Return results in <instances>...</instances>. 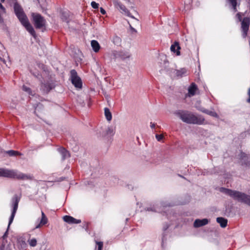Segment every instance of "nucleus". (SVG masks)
Here are the masks:
<instances>
[{"label": "nucleus", "instance_id": "obj_36", "mask_svg": "<svg viewBox=\"0 0 250 250\" xmlns=\"http://www.w3.org/2000/svg\"><path fill=\"white\" fill-rule=\"evenodd\" d=\"M231 5L232 6V8L233 11L234 12H236L237 11V8H236L237 2H235L234 3H231Z\"/></svg>", "mask_w": 250, "mask_h": 250}, {"label": "nucleus", "instance_id": "obj_34", "mask_svg": "<svg viewBox=\"0 0 250 250\" xmlns=\"http://www.w3.org/2000/svg\"><path fill=\"white\" fill-rule=\"evenodd\" d=\"M146 211H159V210H157V209L155 207L153 208H146Z\"/></svg>", "mask_w": 250, "mask_h": 250}, {"label": "nucleus", "instance_id": "obj_30", "mask_svg": "<svg viewBox=\"0 0 250 250\" xmlns=\"http://www.w3.org/2000/svg\"><path fill=\"white\" fill-rule=\"evenodd\" d=\"M244 14L242 13L238 12L236 15V17L237 18L238 21H242V16H243Z\"/></svg>", "mask_w": 250, "mask_h": 250}, {"label": "nucleus", "instance_id": "obj_40", "mask_svg": "<svg viewBox=\"0 0 250 250\" xmlns=\"http://www.w3.org/2000/svg\"><path fill=\"white\" fill-rule=\"evenodd\" d=\"M100 12L103 15H104L106 13L105 10L102 7L100 8Z\"/></svg>", "mask_w": 250, "mask_h": 250}, {"label": "nucleus", "instance_id": "obj_51", "mask_svg": "<svg viewBox=\"0 0 250 250\" xmlns=\"http://www.w3.org/2000/svg\"><path fill=\"white\" fill-rule=\"evenodd\" d=\"M4 0H1V1L2 2H3L4 1Z\"/></svg>", "mask_w": 250, "mask_h": 250}, {"label": "nucleus", "instance_id": "obj_27", "mask_svg": "<svg viewBox=\"0 0 250 250\" xmlns=\"http://www.w3.org/2000/svg\"><path fill=\"white\" fill-rule=\"evenodd\" d=\"M115 133V128L112 126H109L106 130V135L113 136Z\"/></svg>", "mask_w": 250, "mask_h": 250}, {"label": "nucleus", "instance_id": "obj_39", "mask_svg": "<svg viewBox=\"0 0 250 250\" xmlns=\"http://www.w3.org/2000/svg\"><path fill=\"white\" fill-rule=\"evenodd\" d=\"M0 9L2 11V12L3 13H5V8L4 7V6L2 5L1 3H0Z\"/></svg>", "mask_w": 250, "mask_h": 250}, {"label": "nucleus", "instance_id": "obj_25", "mask_svg": "<svg viewBox=\"0 0 250 250\" xmlns=\"http://www.w3.org/2000/svg\"><path fill=\"white\" fill-rule=\"evenodd\" d=\"M6 153L8 154L9 156H15L17 155H21V154L18 151L10 150L6 151Z\"/></svg>", "mask_w": 250, "mask_h": 250}, {"label": "nucleus", "instance_id": "obj_18", "mask_svg": "<svg viewBox=\"0 0 250 250\" xmlns=\"http://www.w3.org/2000/svg\"><path fill=\"white\" fill-rule=\"evenodd\" d=\"M198 109L199 110L201 111V112L205 113L208 115H209L211 116H212L214 117H216V118H217L218 117V114L214 111H209V110L206 109L203 107L199 108H198Z\"/></svg>", "mask_w": 250, "mask_h": 250}, {"label": "nucleus", "instance_id": "obj_14", "mask_svg": "<svg viewBox=\"0 0 250 250\" xmlns=\"http://www.w3.org/2000/svg\"><path fill=\"white\" fill-rule=\"evenodd\" d=\"M63 219L65 222L69 224H79L81 223V220L75 219L70 216L65 215L63 216Z\"/></svg>", "mask_w": 250, "mask_h": 250}, {"label": "nucleus", "instance_id": "obj_50", "mask_svg": "<svg viewBox=\"0 0 250 250\" xmlns=\"http://www.w3.org/2000/svg\"><path fill=\"white\" fill-rule=\"evenodd\" d=\"M167 228H168V227H166V228H164L165 230H166V229H167Z\"/></svg>", "mask_w": 250, "mask_h": 250}, {"label": "nucleus", "instance_id": "obj_45", "mask_svg": "<svg viewBox=\"0 0 250 250\" xmlns=\"http://www.w3.org/2000/svg\"><path fill=\"white\" fill-rule=\"evenodd\" d=\"M7 230L5 232V233L3 235V236H2L3 238L4 239L5 238H6L7 237Z\"/></svg>", "mask_w": 250, "mask_h": 250}, {"label": "nucleus", "instance_id": "obj_4", "mask_svg": "<svg viewBox=\"0 0 250 250\" xmlns=\"http://www.w3.org/2000/svg\"><path fill=\"white\" fill-rule=\"evenodd\" d=\"M20 200V198L18 197V195L15 194L12 198V206L13 207L12 213L9 218L8 228L9 227L11 224L13 222L14 218L15 217L16 213L18 209L19 203Z\"/></svg>", "mask_w": 250, "mask_h": 250}, {"label": "nucleus", "instance_id": "obj_42", "mask_svg": "<svg viewBox=\"0 0 250 250\" xmlns=\"http://www.w3.org/2000/svg\"><path fill=\"white\" fill-rule=\"evenodd\" d=\"M130 28L131 30L132 31V32H134L135 33L137 32L135 28H134L133 27H132L131 25H130Z\"/></svg>", "mask_w": 250, "mask_h": 250}, {"label": "nucleus", "instance_id": "obj_46", "mask_svg": "<svg viewBox=\"0 0 250 250\" xmlns=\"http://www.w3.org/2000/svg\"><path fill=\"white\" fill-rule=\"evenodd\" d=\"M46 217L44 212L42 211V218Z\"/></svg>", "mask_w": 250, "mask_h": 250}, {"label": "nucleus", "instance_id": "obj_29", "mask_svg": "<svg viewBox=\"0 0 250 250\" xmlns=\"http://www.w3.org/2000/svg\"><path fill=\"white\" fill-rule=\"evenodd\" d=\"M28 243L31 247H34L37 245V242L35 238H32L28 240Z\"/></svg>", "mask_w": 250, "mask_h": 250}, {"label": "nucleus", "instance_id": "obj_48", "mask_svg": "<svg viewBox=\"0 0 250 250\" xmlns=\"http://www.w3.org/2000/svg\"><path fill=\"white\" fill-rule=\"evenodd\" d=\"M164 242V238H162V245H163Z\"/></svg>", "mask_w": 250, "mask_h": 250}, {"label": "nucleus", "instance_id": "obj_41", "mask_svg": "<svg viewBox=\"0 0 250 250\" xmlns=\"http://www.w3.org/2000/svg\"><path fill=\"white\" fill-rule=\"evenodd\" d=\"M228 1L230 3H234L235 2H237L236 0H228Z\"/></svg>", "mask_w": 250, "mask_h": 250}, {"label": "nucleus", "instance_id": "obj_38", "mask_svg": "<svg viewBox=\"0 0 250 250\" xmlns=\"http://www.w3.org/2000/svg\"><path fill=\"white\" fill-rule=\"evenodd\" d=\"M0 24H1V25L5 26L4 24V21L3 18L1 17V13H0Z\"/></svg>", "mask_w": 250, "mask_h": 250}, {"label": "nucleus", "instance_id": "obj_2", "mask_svg": "<svg viewBox=\"0 0 250 250\" xmlns=\"http://www.w3.org/2000/svg\"><path fill=\"white\" fill-rule=\"evenodd\" d=\"M220 191L231 197L234 200L250 206V195L237 190L221 188Z\"/></svg>", "mask_w": 250, "mask_h": 250}, {"label": "nucleus", "instance_id": "obj_35", "mask_svg": "<svg viewBox=\"0 0 250 250\" xmlns=\"http://www.w3.org/2000/svg\"><path fill=\"white\" fill-rule=\"evenodd\" d=\"M155 137L158 141H161L163 138V135L162 134H156Z\"/></svg>", "mask_w": 250, "mask_h": 250}, {"label": "nucleus", "instance_id": "obj_7", "mask_svg": "<svg viewBox=\"0 0 250 250\" xmlns=\"http://www.w3.org/2000/svg\"><path fill=\"white\" fill-rule=\"evenodd\" d=\"M14 12L19 21H21L27 18L21 6L17 2L14 5Z\"/></svg>", "mask_w": 250, "mask_h": 250}, {"label": "nucleus", "instance_id": "obj_43", "mask_svg": "<svg viewBox=\"0 0 250 250\" xmlns=\"http://www.w3.org/2000/svg\"><path fill=\"white\" fill-rule=\"evenodd\" d=\"M155 126V124L152 122L150 123V127L151 128H154Z\"/></svg>", "mask_w": 250, "mask_h": 250}, {"label": "nucleus", "instance_id": "obj_26", "mask_svg": "<svg viewBox=\"0 0 250 250\" xmlns=\"http://www.w3.org/2000/svg\"><path fill=\"white\" fill-rule=\"evenodd\" d=\"M48 219L47 217L42 218L39 224L36 225L35 229H38L41 227V226L44 225L47 223Z\"/></svg>", "mask_w": 250, "mask_h": 250}, {"label": "nucleus", "instance_id": "obj_16", "mask_svg": "<svg viewBox=\"0 0 250 250\" xmlns=\"http://www.w3.org/2000/svg\"><path fill=\"white\" fill-rule=\"evenodd\" d=\"M180 49L181 47L178 42H175L173 44H172L170 47L171 51L174 53H176V55L178 56L180 55Z\"/></svg>", "mask_w": 250, "mask_h": 250}, {"label": "nucleus", "instance_id": "obj_28", "mask_svg": "<svg viewBox=\"0 0 250 250\" xmlns=\"http://www.w3.org/2000/svg\"><path fill=\"white\" fill-rule=\"evenodd\" d=\"M186 72L187 70L185 68H182L180 70H177L176 74L177 76L182 77L186 73Z\"/></svg>", "mask_w": 250, "mask_h": 250}, {"label": "nucleus", "instance_id": "obj_37", "mask_svg": "<svg viewBox=\"0 0 250 250\" xmlns=\"http://www.w3.org/2000/svg\"><path fill=\"white\" fill-rule=\"evenodd\" d=\"M97 244L98 245V250H102V249L103 248V242H98L97 243Z\"/></svg>", "mask_w": 250, "mask_h": 250}, {"label": "nucleus", "instance_id": "obj_15", "mask_svg": "<svg viewBox=\"0 0 250 250\" xmlns=\"http://www.w3.org/2000/svg\"><path fill=\"white\" fill-rule=\"evenodd\" d=\"M198 89L197 86L195 83H192L188 88V94L186 97H191L195 94L196 90Z\"/></svg>", "mask_w": 250, "mask_h": 250}, {"label": "nucleus", "instance_id": "obj_22", "mask_svg": "<svg viewBox=\"0 0 250 250\" xmlns=\"http://www.w3.org/2000/svg\"><path fill=\"white\" fill-rule=\"evenodd\" d=\"M104 115L106 120L108 121H110L112 117L111 112L110 111L109 109L107 107L104 108Z\"/></svg>", "mask_w": 250, "mask_h": 250}, {"label": "nucleus", "instance_id": "obj_3", "mask_svg": "<svg viewBox=\"0 0 250 250\" xmlns=\"http://www.w3.org/2000/svg\"><path fill=\"white\" fill-rule=\"evenodd\" d=\"M0 177L22 180L32 179V176L30 175L24 174L16 169L3 168H0Z\"/></svg>", "mask_w": 250, "mask_h": 250}, {"label": "nucleus", "instance_id": "obj_24", "mask_svg": "<svg viewBox=\"0 0 250 250\" xmlns=\"http://www.w3.org/2000/svg\"><path fill=\"white\" fill-rule=\"evenodd\" d=\"M41 88L44 92L48 93L51 89V87L49 83H43L42 85Z\"/></svg>", "mask_w": 250, "mask_h": 250}, {"label": "nucleus", "instance_id": "obj_11", "mask_svg": "<svg viewBox=\"0 0 250 250\" xmlns=\"http://www.w3.org/2000/svg\"><path fill=\"white\" fill-rule=\"evenodd\" d=\"M21 22L22 24V25L25 27L26 29L30 33V34L35 37L36 36L35 31L33 26L29 23L28 20V18H26V20L22 21H21Z\"/></svg>", "mask_w": 250, "mask_h": 250}, {"label": "nucleus", "instance_id": "obj_21", "mask_svg": "<svg viewBox=\"0 0 250 250\" xmlns=\"http://www.w3.org/2000/svg\"><path fill=\"white\" fill-rule=\"evenodd\" d=\"M91 45L95 52H98L100 48L99 42L96 40H92L91 42Z\"/></svg>", "mask_w": 250, "mask_h": 250}, {"label": "nucleus", "instance_id": "obj_9", "mask_svg": "<svg viewBox=\"0 0 250 250\" xmlns=\"http://www.w3.org/2000/svg\"><path fill=\"white\" fill-rule=\"evenodd\" d=\"M112 54L113 58L114 59H120L124 60L130 57L129 54L127 52L114 51Z\"/></svg>", "mask_w": 250, "mask_h": 250}, {"label": "nucleus", "instance_id": "obj_47", "mask_svg": "<svg viewBox=\"0 0 250 250\" xmlns=\"http://www.w3.org/2000/svg\"><path fill=\"white\" fill-rule=\"evenodd\" d=\"M131 17L135 19L137 21H138V20L137 19H135L133 16H131Z\"/></svg>", "mask_w": 250, "mask_h": 250}, {"label": "nucleus", "instance_id": "obj_17", "mask_svg": "<svg viewBox=\"0 0 250 250\" xmlns=\"http://www.w3.org/2000/svg\"><path fill=\"white\" fill-rule=\"evenodd\" d=\"M58 151L59 152L62 156V160H64L67 158L69 157L70 154L69 152L63 147H60L58 149Z\"/></svg>", "mask_w": 250, "mask_h": 250}, {"label": "nucleus", "instance_id": "obj_32", "mask_svg": "<svg viewBox=\"0 0 250 250\" xmlns=\"http://www.w3.org/2000/svg\"><path fill=\"white\" fill-rule=\"evenodd\" d=\"M91 5L94 9H97L99 7V4L96 3L95 1H92L91 3Z\"/></svg>", "mask_w": 250, "mask_h": 250}, {"label": "nucleus", "instance_id": "obj_20", "mask_svg": "<svg viewBox=\"0 0 250 250\" xmlns=\"http://www.w3.org/2000/svg\"><path fill=\"white\" fill-rule=\"evenodd\" d=\"M17 245L18 248L21 250H24L27 247V244L23 239H18Z\"/></svg>", "mask_w": 250, "mask_h": 250}, {"label": "nucleus", "instance_id": "obj_44", "mask_svg": "<svg viewBox=\"0 0 250 250\" xmlns=\"http://www.w3.org/2000/svg\"><path fill=\"white\" fill-rule=\"evenodd\" d=\"M249 98L248 99L247 101L248 102L250 103V88L249 89Z\"/></svg>", "mask_w": 250, "mask_h": 250}, {"label": "nucleus", "instance_id": "obj_12", "mask_svg": "<svg viewBox=\"0 0 250 250\" xmlns=\"http://www.w3.org/2000/svg\"><path fill=\"white\" fill-rule=\"evenodd\" d=\"M240 159H241L242 164L246 166H250V159L248 156L244 152H241L240 154Z\"/></svg>", "mask_w": 250, "mask_h": 250}, {"label": "nucleus", "instance_id": "obj_33", "mask_svg": "<svg viewBox=\"0 0 250 250\" xmlns=\"http://www.w3.org/2000/svg\"><path fill=\"white\" fill-rule=\"evenodd\" d=\"M62 19L64 21H66L67 22H68V21H67V14L66 12L62 13Z\"/></svg>", "mask_w": 250, "mask_h": 250}, {"label": "nucleus", "instance_id": "obj_10", "mask_svg": "<svg viewBox=\"0 0 250 250\" xmlns=\"http://www.w3.org/2000/svg\"><path fill=\"white\" fill-rule=\"evenodd\" d=\"M113 4L115 7L119 10L121 13L129 16L130 12L126 8L125 6L122 4L120 1L117 0H114L113 1Z\"/></svg>", "mask_w": 250, "mask_h": 250}, {"label": "nucleus", "instance_id": "obj_49", "mask_svg": "<svg viewBox=\"0 0 250 250\" xmlns=\"http://www.w3.org/2000/svg\"><path fill=\"white\" fill-rule=\"evenodd\" d=\"M125 1L127 2H130V0H125Z\"/></svg>", "mask_w": 250, "mask_h": 250}, {"label": "nucleus", "instance_id": "obj_19", "mask_svg": "<svg viewBox=\"0 0 250 250\" xmlns=\"http://www.w3.org/2000/svg\"><path fill=\"white\" fill-rule=\"evenodd\" d=\"M216 221L219 223L222 228H225L227 226L228 220L223 217H217Z\"/></svg>", "mask_w": 250, "mask_h": 250}, {"label": "nucleus", "instance_id": "obj_31", "mask_svg": "<svg viewBox=\"0 0 250 250\" xmlns=\"http://www.w3.org/2000/svg\"><path fill=\"white\" fill-rule=\"evenodd\" d=\"M22 90L25 92H27L29 94H31V90L30 88H29L25 85H23Z\"/></svg>", "mask_w": 250, "mask_h": 250}, {"label": "nucleus", "instance_id": "obj_5", "mask_svg": "<svg viewBox=\"0 0 250 250\" xmlns=\"http://www.w3.org/2000/svg\"><path fill=\"white\" fill-rule=\"evenodd\" d=\"M32 18L35 26L37 29H41L45 25V20L41 14L38 13H32Z\"/></svg>", "mask_w": 250, "mask_h": 250}, {"label": "nucleus", "instance_id": "obj_6", "mask_svg": "<svg viewBox=\"0 0 250 250\" xmlns=\"http://www.w3.org/2000/svg\"><path fill=\"white\" fill-rule=\"evenodd\" d=\"M70 78L72 83L76 88H81L82 87L81 79L78 76L76 71L74 69L70 71Z\"/></svg>", "mask_w": 250, "mask_h": 250}, {"label": "nucleus", "instance_id": "obj_8", "mask_svg": "<svg viewBox=\"0 0 250 250\" xmlns=\"http://www.w3.org/2000/svg\"><path fill=\"white\" fill-rule=\"evenodd\" d=\"M250 24V18L245 17L241 22V29L242 32V37L245 38L248 34Z\"/></svg>", "mask_w": 250, "mask_h": 250}, {"label": "nucleus", "instance_id": "obj_23", "mask_svg": "<svg viewBox=\"0 0 250 250\" xmlns=\"http://www.w3.org/2000/svg\"><path fill=\"white\" fill-rule=\"evenodd\" d=\"M121 41H122L121 39L119 37H118L116 35L114 36L113 37L112 42L116 45L120 46L121 43Z\"/></svg>", "mask_w": 250, "mask_h": 250}, {"label": "nucleus", "instance_id": "obj_1", "mask_svg": "<svg viewBox=\"0 0 250 250\" xmlns=\"http://www.w3.org/2000/svg\"><path fill=\"white\" fill-rule=\"evenodd\" d=\"M174 114L183 122L188 124L202 125L205 121V119L202 116H196L187 110H178Z\"/></svg>", "mask_w": 250, "mask_h": 250}, {"label": "nucleus", "instance_id": "obj_13", "mask_svg": "<svg viewBox=\"0 0 250 250\" xmlns=\"http://www.w3.org/2000/svg\"><path fill=\"white\" fill-rule=\"evenodd\" d=\"M208 220L205 218L203 219H196L194 222L193 226L195 228H199L208 224Z\"/></svg>", "mask_w": 250, "mask_h": 250}]
</instances>
